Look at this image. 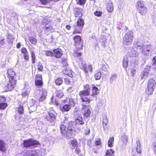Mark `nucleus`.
<instances>
[{"instance_id": "44", "label": "nucleus", "mask_w": 156, "mask_h": 156, "mask_svg": "<svg viewBox=\"0 0 156 156\" xmlns=\"http://www.w3.org/2000/svg\"><path fill=\"white\" fill-rule=\"evenodd\" d=\"M63 82L62 79L61 78H59L57 79L55 81L56 84L58 85H61Z\"/></svg>"}, {"instance_id": "3", "label": "nucleus", "mask_w": 156, "mask_h": 156, "mask_svg": "<svg viewBox=\"0 0 156 156\" xmlns=\"http://www.w3.org/2000/svg\"><path fill=\"white\" fill-rule=\"evenodd\" d=\"M7 74L9 81L6 86V89L8 91H11L14 88L16 83V73L12 69H9L8 70Z\"/></svg>"}, {"instance_id": "53", "label": "nucleus", "mask_w": 156, "mask_h": 156, "mask_svg": "<svg viewBox=\"0 0 156 156\" xmlns=\"http://www.w3.org/2000/svg\"><path fill=\"white\" fill-rule=\"evenodd\" d=\"M35 80H42V75L41 74H39L35 76Z\"/></svg>"}, {"instance_id": "45", "label": "nucleus", "mask_w": 156, "mask_h": 156, "mask_svg": "<svg viewBox=\"0 0 156 156\" xmlns=\"http://www.w3.org/2000/svg\"><path fill=\"white\" fill-rule=\"evenodd\" d=\"M87 0H76L77 4L82 6L86 2Z\"/></svg>"}, {"instance_id": "63", "label": "nucleus", "mask_w": 156, "mask_h": 156, "mask_svg": "<svg viewBox=\"0 0 156 156\" xmlns=\"http://www.w3.org/2000/svg\"><path fill=\"white\" fill-rule=\"evenodd\" d=\"M88 69L91 72H92V67L91 65H89L88 66Z\"/></svg>"}, {"instance_id": "19", "label": "nucleus", "mask_w": 156, "mask_h": 156, "mask_svg": "<svg viewBox=\"0 0 156 156\" xmlns=\"http://www.w3.org/2000/svg\"><path fill=\"white\" fill-rule=\"evenodd\" d=\"M90 88L91 90V93H90V96L93 97L94 95H97L99 93V90L98 88L93 85H92Z\"/></svg>"}, {"instance_id": "38", "label": "nucleus", "mask_w": 156, "mask_h": 156, "mask_svg": "<svg viewBox=\"0 0 156 156\" xmlns=\"http://www.w3.org/2000/svg\"><path fill=\"white\" fill-rule=\"evenodd\" d=\"M102 118L103 119V125L104 126L105 125V126H106L108 123V121L107 119V116L105 115H103Z\"/></svg>"}, {"instance_id": "57", "label": "nucleus", "mask_w": 156, "mask_h": 156, "mask_svg": "<svg viewBox=\"0 0 156 156\" xmlns=\"http://www.w3.org/2000/svg\"><path fill=\"white\" fill-rule=\"evenodd\" d=\"M64 82L65 83L67 84H69L70 83V81L69 80L68 78L65 79Z\"/></svg>"}, {"instance_id": "35", "label": "nucleus", "mask_w": 156, "mask_h": 156, "mask_svg": "<svg viewBox=\"0 0 156 156\" xmlns=\"http://www.w3.org/2000/svg\"><path fill=\"white\" fill-rule=\"evenodd\" d=\"M117 77V75L116 74H112L110 78V83H112L115 80Z\"/></svg>"}, {"instance_id": "7", "label": "nucleus", "mask_w": 156, "mask_h": 156, "mask_svg": "<svg viewBox=\"0 0 156 156\" xmlns=\"http://www.w3.org/2000/svg\"><path fill=\"white\" fill-rule=\"evenodd\" d=\"M136 7L138 12L142 15L144 14L147 11V8L143 1H138L136 4Z\"/></svg>"}, {"instance_id": "24", "label": "nucleus", "mask_w": 156, "mask_h": 156, "mask_svg": "<svg viewBox=\"0 0 156 156\" xmlns=\"http://www.w3.org/2000/svg\"><path fill=\"white\" fill-rule=\"evenodd\" d=\"M30 89L29 87L26 86L25 87L23 92L22 93V95L23 97L28 96L29 94Z\"/></svg>"}, {"instance_id": "15", "label": "nucleus", "mask_w": 156, "mask_h": 156, "mask_svg": "<svg viewBox=\"0 0 156 156\" xmlns=\"http://www.w3.org/2000/svg\"><path fill=\"white\" fill-rule=\"evenodd\" d=\"M151 69V66H147L144 68L143 71H142L140 75L141 79L145 80L148 77L149 71Z\"/></svg>"}, {"instance_id": "56", "label": "nucleus", "mask_w": 156, "mask_h": 156, "mask_svg": "<svg viewBox=\"0 0 156 156\" xmlns=\"http://www.w3.org/2000/svg\"><path fill=\"white\" fill-rule=\"evenodd\" d=\"M6 99L5 98L2 96H0V103H2L5 101Z\"/></svg>"}, {"instance_id": "25", "label": "nucleus", "mask_w": 156, "mask_h": 156, "mask_svg": "<svg viewBox=\"0 0 156 156\" xmlns=\"http://www.w3.org/2000/svg\"><path fill=\"white\" fill-rule=\"evenodd\" d=\"M83 11V10L82 9L80 8H77L76 10V11L75 14V16L76 17H81L83 15V14L82 13Z\"/></svg>"}, {"instance_id": "60", "label": "nucleus", "mask_w": 156, "mask_h": 156, "mask_svg": "<svg viewBox=\"0 0 156 156\" xmlns=\"http://www.w3.org/2000/svg\"><path fill=\"white\" fill-rule=\"evenodd\" d=\"M4 39H3L0 41V47L4 44V42L3 41L4 40Z\"/></svg>"}, {"instance_id": "49", "label": "nucleus", "mask_w": 156, "mask_h": 156, "mask_svg": "<svg viewBox=\"0 0 156 156\" xmlns=\"http://www.w3.org/2000/svg\"><path fill=\"white\" fill-rule=\"evenodd\" d=\"M11 16L14 19L16 20L18 19L19 16V15L17 13L15 12H13L12 13Z\"/></svg>"}, {"instance_id": "50", "label": "nucleus", "mask_w": 156, "mask_h": 156, "mask_svg": "<svg viewBox=\"0 0 156 156\" xmlns=\"http://www.w3.org/2000/svg\"><path fill=\"white\" fill-rule=\"evenodd\" d=\"M38 68L37 69L40 71H41L43 69V66L42 65V64L40 62H39L38 63L37 66Z\"/></svg>"}, {"instance_id": "23", "label": "nucleus", "mask_w": 156, "mask_h": 156, "mask_svg": "<svg viewBox=\"0 0 156 156\" xmlns=\"http://www.w3.org/2000/svg\"><path fill=\"white\" fill-rule=\"evenodd\" d=\"M64 102L66 103H67L69 105L74 107L75 106V102L74 100L72 98H66V99L64 100Z\"/></svg>"}, {"instance_id": "6", "label": "nucleus", "mask_w": 156, "mask_h": 156, "mask_svg": "<svg viewBox=\"0 0 156 156\" xmlns=\"http://www.w3.org/2000/svg\"><path fill=\"white\" fill-rule=\"evenodd\" d=\"M127 27H126L125 31L126 33L123 38V43L125 46H128L132 42L133 38V32L132 31H128Z\"/></svg>"}, {"instance_id": "20", "label": "nucleus", "mask_w": 156, "mask_h": 156, "mask_svg": "<svg viewBox=\"0 0 156 156\" xmlns=\"http://www.w3.org/2000/svg\"><path fill=\"white\" fill-rule=\"evenodd\" d=\"M21 51L22 53L24 55L23 57L24 59L27 61H29V55L27 49L25 48H23L21 49Z\"/></svg>"}, {"instance_id": "21", "label": "nucleus", "mask_w": 156, "mask_h": 156, "mask_svg": "<svg viewBox=\"0 0 156 156\" xmlns=\"http://www.w3.org/2000/svg\"><path fill=\"white\" fill-rule=\"evenodd\" d=\"M47 91L46 90H43L41 96L39 98V101H43L46 99L47 95Z\"/></svg>"}, {"instance_id": "47", "label": "nucleus", "mask_w": 156, "mask_h": 156, "mask_svg": "<svg viewBox=\"0 0 156 156\" xmlns=\"http://www.w3.org/2000/svg\"><path fill=\"white\" fill-rule=\"evenodd\" d=\"M35 84L36 86H41L43 84L42 80H35Z\"/></svg>"}, {"instance_id": "22", "label": "nucleus", "mask_w": 156, "mask_h": 156, "mask_svg": "<svg viewBox=\"0 0 156 156\" xmlns=\"http://www.w3.org/2000/svg\"><path fill=\"white\" fill-rule=\"evenodd\" d=\"M29 49L31 55L32 62L33 64H34L35 62L36 57L34 51V48L33 47L29 48Z\"/></svg>"}, {"instance_id": "29", "label": "nucleus", "mask_w": 156, "mask_h": 156, "mask_svg": "<svg viewBox=\"0 0 156 156\" xmlns=\"http://www.w3.org/2000/svg\"><path fill=\"white\" fill-rule=\"evenodd\" d=\"M114 152V150L112 149L107 150L105 156H115Z\"/></svg>"}, {"instance_id": "52", "label": "nucleus", "mask_w": 156, "mask_h": 156, "mask_svg": "<svg viewBox=\"0 0 156 156\" xmlns=\"http://www.w3.org/2000/svg\"><path fill=\"white\" fill-rule=\"evenodd\" d=\"M94 14L96 16H100L101 15L102 12L100 11H97L94 12Z\"/></svg>"}, {"instance_id": "59", "label": "nucleus", "mask_w": 156, "mask_h": 156, "mask_svg": "<svg viewBox=\"0 0 156 156\" xmlns=\"http://www.w3.org/2000/svg\"><path fill=\"white\" fill-rule=\"evenodd\" d=\"M152 62L153 64L156 66V55L153 58Z\"/></svg>"}, {"instance_id": "33", "label": "nucleus", "mask_w": 156, "mask_h": 156, "mask_svg": "<svg viewBox=\"0 0 156 156\" xmlns=\"http://www.w3.org/2000/svg\"><path fill=\"white\" fill-rule=\"evenodd\" d=\"M101 73L99 71H96L94 73V78L96 80H98L100 79Z\"/></svg>"}, {"instance_id": "62", "label": "nucleus", "mask_w": 156, "mask_h": 156, "mask_svg": "<svg viewBox=\"0 0 156 156\" xmlns=\"http://www.w3.org/2000/svg\"><path fill=\"white\" fill-rule=\"evenodd\" d=\"M90 133V129H87L85 131V133L86 135Z\"/></svg>"}, {"instance_id": "54", "label": "nucleus", "mask_w": 156, "mask_h": 156, "mask_svg": "<svg viewBox=\"0 0 156 156\" xmlns=\"http://www.w3.org/2000/svg\"><path fill=\"white\" fill-rule=\"evenodd\" d=\"M122 139L124 142H127L128 140V137L126 135H124L122 136Z\"/></svg>"}, {"instance_id": "17", "label": "nucleus", "mask_w": 156, "mask_h": 156, "mask_svg": "<svg viewBox=\"0 0 156 156\" xmlns=\"http://www.w3.org/2000/svg\"><path fill=\"white\" fill-rule=\"evenodd\" d=\"M75 125L78 126H83L84 124V119L82 117H78L75 120Z\"/></svg>"}, {"instance_id": "55", "label": "nucleus", "mask_w": 156, "mask_h": 156, "mask_svg": "<svg viewBox=\"0 0 156 156\" xmlns=\"http://www.w3.org/2000/svg\"><path fill=\"white\" fill-rule=\"evenodd\" d=\"M95 144L97 145H99L101 144V140L100 139H97L96 140Z\"/></svg>"}, {"instance_id": "40", "label": "nucleus", "mask_w": 156, "mask_h": 156, "mask_svg": "<svg viewBox=\"0 0 156 156\" xmlns=\"http://www.w3.org/2000/svg\"><path fill=\"white\" fill-rule=\"evenodd\" d=\"M114 140V138L113 137H110L108 142V145L110 147L113 146V142Z\"/></svg>"}, {"instance_id": "34", "label": "nucleus", "mask_w": 156, "mask_h": 156, "mask_svg": "<svg viewBox=\"0 0 156 156\" xmlns=\"http://www.w3.org/2000/svg\"><path fill=\"white\" fill-rule=\"evenodd\" d=\"M138 55V52L134 49H132L131 51L129 56L130 57H136Z\"/></svg>"}, {"instance_id": "39", "label": "nucleus", "mask_w": 156, "mask_h": 156, "mask_svg": "<svg viewBox=\"0 0 156 156\" xmlns=\"http://www.w3.org/2000/svg\"><path fill=\"white\" fill-rule=\"evenodd\" d=\"M69 143L70 144L74 147H76L77 144V141L75 139L71 140Z\"/></svg>"}, {"instance_id": "13", "label": "nucleus", "mask_w": 156, "mask_h": 156, "mask_svg": "<svg viewBox=\"0 0 156 156\" xmlns=\"http://www.w3.org/2000/svg\"><path fill=\"white\" fill-rule=\"evenodd\" d=\"M75 42V45L77 49V50H80L83 48V43L81 40V37L79 36H76L73 38Z\"/></svg>"}, {"instance_id": "28", "label": "nucleus", "mask_w": 156, "mask_h": 156, "mask_svg": "<svg viewBox=\"0 0 156 156\" xmlns=\"http://www.w3.org/2000/svg\"><path fill=\"white\" fill-rule=\"evenodd\" d=\"M128 59L127 56H124L123 60V66L125 68H126L128 66Z\"/></svg>"}, {"instance_id": "31", "label": "nucleus", "mask_w": 156, "mask_h": 156, "mask_svg": "<svg viewBox=\"0 0 156 156\" xmlns=\"http://www.w3.org/2000/svg\"><path fill=\"white\" fill-rule=\"evenodd\" d=\"M5 147V144L4 142L0 140V151L2 152L4 151Z\"/></svg>"}, {"instance_id": "51", "label": "nucleus", "mask_w": 156, "mask_h": 156, "mask_svg": "<svg viewBox=\"0 0 156 156\" xmlns=\"http://www.w3.org/2000/svg\"><path fill=\"white\" fill-rule=\"evenodd\" d=\"M45 55L48 56H53V52L50 51H46L45 52Z\"/></svg>"}, {"instance_id": "1", "label": "nucleus", "mask_w": 156, "mask_h": 156, "mask_svg": "<svg viewBox=\"0 0 156 156\" xmlns=\"http://www.w3.org/2000/svg\"><path fill=\"white\" fill-rule=\"evenodd\" d=\"M60 130L61 133L67 138H71L75 135L74 131V122L69 121L65 118L63 122L62 123L60 126Z\"/></svg>"}, {"instance_id": "42", "label": "nucleus", "mask_w": 156, "mask_h": 156, "mask_svg": "<svg viewBox=\"0 0 156 156\" xmlns=\"http://www.w3.org/2000/svg\"><path fill=\"white\" fill-rule=\"evenodd\" d=\"M56 96L60 98L62 97L63 96V93L61 91L57 90L55 93Z\"/></svg>"}, {"instance_id": "14", "label": "nucleus", "mask_w": 156, "mask_h": 156, "mask_svg": "<svg viewBox=\"0 0 156 156\" xmlns=\"http://www.w3.org/2000/svg\"><path fill=\"white\" fill-rule=\"evenodd\" d=\"M48 115L46 117V119L51 122H53L55 119L57 113L53 109L50 110L48 112Z\"/></svg>"}, {"instance_id": "8", "label": "nucleus", "mask_w": 156, "mask_h": 156, "mask_svg": "<svg viewBox=\"0 0 156 156\" xmlns=\"http://www.w3.org/2000/svg\"><path fill=\"white\" fill-rule=\"evenodd\" d=\"M39 145L40 143L38 141L31 138L24 140L23 142V146L24 147H27L33 146L36 147Z\"/></svg>"}, {"instance_id": "41", "label": "nucleus", "mask_w": 156, "mask_h": 156, "mask_svg": "<svg viewBox=\"0 0 156 156\" xmlns=\"http://www.w3.org/2000/svg\"><path fill=\"white\" fill-rule=\"evenodd\" d=\"M18 112L19 114H22L24 113V109L23 106L20 105L18 108Z\"/></svg>"}, {"instance_id": "36", "label": "nucleus", "mask_w": 156, "mask_h": 156, "mask_svg": "<svg viewBox=\"0 0 156 156\" xmlns=\"http://www.w3.org/2000/svg\"><path fill=\"white\" fill-rule=\"evenodd\" d=\"M61 60V62L63 66H66L68 65L67 59L66 58L62 57Z\"/></svg>"}, {"instance_id": "9", "label": "nucleus", "mask_w": 156, "mask_h": 156, "mask_svg": "<svg viewBox=\"0 0 156 156\" xmlns=\"http://www.w3.org/2000/svg\"><path fill=\"white\" fill-rule=\"evenodd\" d=\"M82 105H83L82 109L84 116L85 118H87L90 115L91 108L89 104H85V103H83Z\"/></svg>"}, {"instance_id": "11", "label": "nucleus", "mask_w": 156, "mask_h": 156, "mask_svg": "<svg viewBox=\"0 0 156 156\" xmlns=\"http://www.w3.org/2000/svg\"><path fill=\"white\" fill-rule=\"evenodd\" d=\"M42 154L41 150H32L27 151L24 154V156H38Z\"/></svg>"}, {"instance_id": "2", "label": "nucleus", "mask_w": 156, "mask_h": 156, "mask_svg": "<svg viewBox=\"0 0 156 156\" xmlns=\"http://www.w3.org/2000/svg\"><path fill=\"white\" fill-rule=\"evenodd\" d=\"M134 47L137 50H141L142 54L146 56H149L151 52L152 47L151 45H144L142 42L136 40L134 42Z\"/></svg>"}, {"instance_id": "46", "label": "nucleus", "mask_w": 156, "mask_h": 156, "mask_svg": "<svg viewBox=\"0 0 156 156\" xmlns=\"http://www.w3.org/2000/svg\"><path fill=\"white\" fill-rule=\"evenodd\" d=\"M7 106V104L6 103H0V109H5Z\"/></svg>"}, {"instance_id": "64", "label": "nucleus", "mask_w": 156, "mask_h": 156, "mask_svg": "<svg viewBox=\"0 0 156 156\" xmlns=\"http://www.w3.org/2000/svg\"><path fill=\"white\" fill-rule=\"evenodd\" d=\"M95 49H97V48H99V46H98V43L97 42H96L95 44Z\"/></svg>"}, {"instance_id": "32", "label": "nucleus", "mask_w": 156, "mask_h": 156, "mask_svg": "<svg viewBox=\"0 0 156 156\" xmlns=\"http://www.w3.org/2000/svg\"><path fill=\"white\" fill-rule=\"evenodd\" d=\"M7 38L8 39V42L10 44H12V43L13 40L14 39L13 36L11 35L9 33H8Z\"/></svg>"}, {"instance_id": "27", "label": "nucleus", "mask_w": 156, "mask_h": 156, "mask_svg": "<svg viewBox=\"0 0 156 156\" xmlns=\"http://www.w3.org/2000/svg\"><path fill=\"white\" fill-rule=\"evenodd\" d=\"M107 11L109 12H111L113 10V4L110 1H108L107 2Z\"/></svg>"}, {"instance_id": "37", "label": "nucleus", "mask_w": 156, "mask_h": 156, "mask_svg": "<svg viewBox=\"0 0 156 156\" xmlns=\"http://www.w3.org/2000/svg\"><path fill=\"white\" fill-rule=\"evenodd\" d=\"M45 31H51L52 29V27L48 24L45 25V27L44 28Z\"/></svg>"}, {"instance_id": "61", "label": "nucleus", "mask_w": 156, "mask_h": 156, "mask_svg": "<svg viewBox=\"0 0 156 156\" xmlns=\"http://www.w3.org/2000/svg\"><path fill=\"white\" fill-rule=\"evenodd\" d=\"M80 152V149L78 148H76L75 150V152L77 154H78Z\"/></svg>"}, {"instance_id": "10", "label": "nucleus", "mask_w": 156, "mask_h": 156, "mask_svg": "<svg viewBox=\"0 0 156 156\" xmlns=\"http://www.w3.org/2000/svg\"><path fill=\"white\" fill-rule=\"evenodd\" d=\"M84 24V20L83 19L80 18L77 20L76 25L74 26L75 33H80Z\"/></svg>"}, {"instance_id": "18", "label": "nucleus", "mask_w": 156, "mask_h": 156, "mask_svg": "<svg viewBox=\"0 0 156 156\" xmlns=\"http://www.w3.org/2000/svg\"><path fill=\"white\" fill-rule=\"evenodd\" d=\"M53 56L57 58H60L62 55L61 50L59 48H57L53 50Z\"/></svg>"}, {"instance_id": "48", "label": "nucleus", "mask_w": 156, "mask_h": 156, "mask_svg": "<svg viewBox=\"0 0 156 156\" xmlns=\"http://www.w3.org/2000/svg\"><path fill=\"white\" fill-rule=\"evenodd\" d=\"M108 66L106 64H102L101 65V68L102 70L104 71L105 72H107L108 70Z\"/></svg>"}, {"instance_id": "5", "label": "nucleus", "mask_w": 156, "mask_h": 156, "mask_svg": "<svg viewBox=\"0 0 156 156\" xmlns=\"http://www.w3.org/2000/svg\"><path fill=\"white\" fill-rule=\"evenodd\" d=\"M74 56L76 58L77 62H79V65L80 68L83 69L86 74L88 73L87 66L85 62L83 61L81 57V53L76 51L74 53Z\"/></svg>"}, {"instance_id": "26", "label": "nucleus", "mask_w": 156, "mask_h": 156, "mask_svg": "<svg viewBox=\"0 0 156 156\" xmlns=\"http://www.w3.org/2000/svg\"><path fill=\"white\" fill-rule=\"evenodd\" d=\"M66 105H64L62 107H60V109L62 112H67L69 111L71 108V107L67 103H66Z\"/></svg>"}, {"instance_id": "43", "label": "nucleus", "mask_w": 156, "mask_h": 156, "mask_svg": "<svg viewBox=\"0 0 156 156\" xmlns=\"http://www.w3.org/2000/svg\"><path fill=\"white\" fill-rule=\"evenodd\" d=\"M29 40L32 44H36L37 42V39L33 37H29Z\"/></svg>"}, {"instance_id": "16", "label": "nucleus", "mask_w": 156, "mask_h": 156, "mask_svg": "<svg viewBox=\"0 0 156 156\" xmlns=\"http://www.w3.org/2000/svg\"><path fill=\"white\" fill-rule=\"evenodd\" d=\"M62 73L65 75H67L71 77H73L74 76V73L69 67H67L63 70Z\"/></svg>"}, {"instance_id": "4", "label": "nucleus", "mask_w": 156, "mask_h": 156, "mask_svg": "<svg viewBox=\"0 0 156 156\" xmlns=\"http://www.w3.org/2000/svg\"><path fill=\"white\" fill-rule=\"evenodd\" d=\"M84 88V90L81 91L79 92V95L83 103L89 104L90 101L92 100L93 97H90V89L88 84L85 85Z\"/></svg>"}, {"instance_id": "58", "label": "nucleus", "mask_w": 156, "mask_h": 156, "mask_svg": "<svg viewBox=\"0 0 156 156\" xmlns=\"http://www.w3.org/2000/svg\"><path fill=\"white\" fill-rule=\"evenodd\" d=\"M153 149L154 151V153L156 155V143H154L153 144Z\"/></svg>"}, {"instance_id": "12", "label": "nucleus", "mask_w": 156, "mask_h": 156, "mask_svg": "<svg viewBox=\"0 0 156 156\" xmlns=\"http://www.w3.org/2000/svg\"><path fill=\"white\" fill-rule=\"evenodd\" d=\"M155 82L153 79H150L148 83V92L147 96H149L152 94L154 88L155 87Z\"/></svg>"}, {"instance_id": "30", "label": "nucleus", "mask_w": 156, "mask_h": 156, "mask_svg": "<svg viewBox=\"0 0 156 156\" xmlns=\"http://www.w3.org/2000/svg\"><path fill=\"white\" fill-rule=\"evenodd\" d=\"M136 144L137 146L136 147V150L138 153H140L141 152L140 141L139 140H136Z\"/></svg>"}]
</instances>
